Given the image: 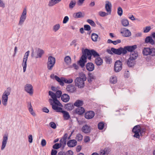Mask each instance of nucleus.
Segmentation results:
<instances>
[{"label":"nucleus","instance_id":"a18cd8bd","mask_svg":"<svg viewBox=\"0 0 155 155\" xmlns=\"http://www.w3.org/2000/svg\"><path fill=\"white\" fill-rule=\"evenodd\" d=\"M123 10L120 7H119L117 8V13L118 15L120 16H121L123 14Z\"/></svg>","mask_w":155,"mask_h":155},{"label":"nucleus","instance_id":"bb28decb","mask_svg":"<svg viewBox=\"0 0 155 155\" xmlns=\"http://www.w3.org/2000/svg\"><path fill=\"white\" fill-rule=\"evenodd\" d=\"M61 100L64 102H67L70 100V97L67 94H64L61 97Z\"/></svg>","mask_w":155,"mask_h":155},{"label":"nucleus","instance_id":"aec40b11","mask_svg":"<svg viewBox=\"0 0 155 155\" xmlns=\"http://www.w3.org/2000/svg\"><path fill=\"white\" fill-rule=\"evenodd\" d=\"M145 42L146 43H149L151 45L155 44V41L150 36H147L145 39Z\"/></svg>","mask_w":155,"mask_h":155},{"label":"nucleus","instance_id":"e433bc0d","mask_svg":"<svg viewBox=\"0 0 155 155\" xmlns=\"http://www.w3.org/2000/svg\"><path fill=\"white\" fill-rule=\"evenodd\" d=\"M73 17L75 18H78L83 17V16L81 12L74 13L73 15Z\"/></svg>","mask_w":155,"mask_h":155},{"label":"nucleus","instance_id":"4468645a","mask_svg":"<svg viewBox=\"0 0 155 155\" xmlns=\"http://www.w3.org/2000/svg\"><path fill=\"white\" fill-rule=\"evenodd\" d=\"M25 91L30 95H32L33 93V87L30 84H26L25 87Z\"/></svg>","mask_w":155,"mask_h":155},{"label":"nucleus","instance_id":"2f4dec72","mask_svg":"<svg viewBox=\"0 0 155 155\" xmlns=\"http://www.w3.org/2000/svg\"><path fill=\"white\" fill-rule=\"evenodd\" d=\"M90 130V127L87 125L84 126L82 127V131L85 133L89 132Z\"/></svg>","mask_w":155,"mask_h":155},{"label":"nucleus","instance_id":"cd10ccee","mask_svg":"<svg viewBox=\"0 0 155 155\" xmlns=\"http://www.w3.org/2000/svg\"><path fill=\"white\" fill-rule=\"evenodd\" d=\"M138 56V53L136 51L130 53V58L133 60H135Z\"/></svg>","mask_w":155,"mask_h":155},{"label":"nucleus","instance_id":"1a4fd4ad","mask_svg":"<svg viewBox=\"0 0 155 155\" xmlns=\"http://www.w3.org/2000/svg\"><path fill=\"white\" fill-rule=\"evenodd\" d=\"M26 8H24L20 18V20L18 23L19 25H21L23 24L26 18Z\"/></svg>","mask_w":155,"mask_h":155},{"label":"nucleus","instance_id":"ea45409f","mask_svg":"<svg viewBox=\"0 0 155 155\" xmlns=\"http://www.w3.org/2000/svg\"><path fill=\"white\" fill-rule=\"evenodd\" d=\"M95 79V77L92 73H89L88 74V78L87 81L89 82H91L93 80Z\"/></svg>","mask_w":155,"mask_h":155},{"label":"nucleus","instance_id":"6e6552de","mask_svg":"<svg viewBox=\"0 0 155 155\" xmlns=\"http://www.w3.org/2000/svg\"><path fill=\"white\" fill-rule=\"evenodd\" d=\"M49 94L52 98V99H50L49 100V102L50 104H52V103L54 102V103H55L58 105L61 104V103L57 99V97L54 93L52 91H49Z\"/></svg>","mask_w":155,"mask_h":155},{"label":"nucleus","instance_id":"39448f33","mask_svg":"<svg viewBox=\"0 0 155 155\" xmlns=\"http://www.w3.org/2000/svg\"><path fill=\"white\" fill-rule=\"evenodd\" d=\"M111 51L115 54L119 55L122 54V55H123L127 53V51H126L125 46L124 48L120 47L118 49L112 48H111Z\"/></svg>","mask_w":155,"mask_h":155},{"label":"nucleus","instance_id":"5701e85b","mask_svg":"<svg viewBox=\"0 0 155 155\" xmlns=\"http://www.w3.org/2000/svg\"><path fill=\"white\" fill-rule=\"evenodd\" d=\"M86 68L88 71H91L94 69V66L92 63H88L86 65Z\"/></svg>","mask_w":155,"mask_h":155},{"label":"nucleus","instance_id":"7c9ffc66","mask_svg":"<svg viewBox=\"0 0 155 155\" xmlns=\"http://www.w3.org/2000/svg\"><path fill=\"white\" fill-rule=\"evenodd\" d=\"M110 151V149L108 148H105L104 150H101L100 152V155H105L109 154Z\"/></svg>","mask_w":155,"mask_h":155},{"label":"nucleus","instance_id":"4c0bfd02","mask_svg":"<svg viewBox=\"0 0 155 155\" xmlns=\"http://www.w3.org/2000/svg\"><path fill=\"white\" fill-rule=\"evenodd\" d=\"M63 78H60L57 76H55V80L58 81L59 83L60 84L61 86H63L64 84L63 80Z\"/></svg>","mask_w":155,"mask_h":155},{"label":"nucleus","instance_id":"13d9d810","mask_svg":"<svg viewBox=\"0 0 155 155\" xmlns=\"http://www.w3.org/2000/svg\"><path fill=\"white\" fill-rule=\"evenodd\" d=\"M84 29L86 31H90L91 30V27L88 25H84Z\"/></svg>","mask_w":155,"mask_h":155},{"label":"nucleus","instance_id":"473e14b6","mask_svg":"<svg viewBox=\"0 0 155 155\" xmlns=\"http://www.w3.org/2000/svg\"><path fill=\"white\" fill-rule=\"evenodd\" d=\"M76 4V1L75 0H72L70 1L69 5V8L70 9H72L75 6Z\"/></svg>","mask_w":155,"mask_h":155},{"label":"nucleus","instance_id":"f704fd0d","mask_svg":"<svg viewBox=\"0 0 155 155\" xmlns=\"http://www.w3.org/2000/svg\"><path fill=\"white\" fill-rule=\"evenodd\" d=\"M95 63L98 66L101 65L103 63V61L101 58L99 57L95 59Z\"/></svg>","mask_w":155,"mask_h":155},{"label":"nucleus","instance_id":"603ef678","mask_svg":"<svg viewBox=\"0 0 155 155\" xmlns=\"http://www.w3.org/2000/svg\"><path fill=\"white\" fill-rule=\"evenodd\" d=\"M61 146V143H56L53 146V148L54 149H57L60 148Z\"/></svg>","mask_w":155,"mask_h":155},{"label":"nucleus","instance_id":"f03ea898","mask_svg":"<svg viewBox=\"0 0 155 155\" xmlns=\"http://www.w3.org/2000/svg\"><path fill=\"white\" fill-rule=\"evenodd\" d=\"M87 78L85 74L83 72L79 73V77L76 78L74 80L75 84L79 88H82L84 86V81Z\"/></svg>","mask_w":155,"mask_h":155},{"label":"nucleus","instance_id":"4be33fe9","mask_svg":"<svg viewBox=\"0 0 155 155\" xmlns=\"http://www.w3.org/2000/svg\"><path fill=\"white\" fill-rule=\"evenodd\" d=\"M31 56L35 58H38L39 57V48H37L35 50L32 49L31 54Z\"/></svg>","mask_w":155,"mask_h":155},{"label":"nucleus","instance_id":"423d86ee","mask_svg":"<svg viewBox=\"0 0 155 155\" xmlns=\"http://www.w3.org/2000/svg\"><path fill=\"white\" fill-rule=\"evenodd\" d=\"M142 53L143 55L147 56L151 55L152 56H155V48H144L142 51Z\"/></svg>","mask_w":155,"mask_h":155},{"label":"nucleus","instance_id":"ddd939ff","mask_svg":"<svg viewBox=\"0 0 155 155\" xmlns=\"http://www.w3.org/2000/svg\"><path fill=\"white\" fill-rule=\"evenodd\" d=\"M50 104L52 105V109L57 112H60L62 110V108L59 107L62 106L61 103L60 104H58V105L53 102L52 103V104Z\"/></svg>","mask_w":155,"mask_h":155},{"label":"nucleus","instance_id":"0e129e2a","mask_svg":"<svg viewBox=\"0 0 155 155\" xmlns=\"http://www.w3.org/2000/svg\"><path fill=\"white\" fill-rule=\"evenodd\" d=\"M121 41L120 39H117L116 41H113V44L114 45H116L117 44L120 43L121 42Z\"/></svg>","mask_w":155,"mask_h":155},{"label":"nucleus","instance_id":"c756f323","mask_svg":"<svg viewBox=\"0 0 155 155\" xmlns=\"http://www.w3.org/2000/svg\"><path fill=\"white\" fill-rule=\"evenodd\" d=\"M8 139L7 136H4L1 147L2 150H3L5 148Z\"/></svg>","mask_w":155,"mask_h":155},{"label":"nucleus","instance_id":"c9c22d12","mask_svg":"<svg viewBox=\"0 0 155 155\" xmlns=\"http://www.w3.org/2000/svg\"><path fill=\"white\" fill-rule=\"evenodd\" d=\"M64 61L66 64L69 65L71 63V59L70 56H67L64 58Z\"/></svg>","mask_w":155,"mask_h":155},{"label":"nucleus","instance_id":"5fc2aeb1","mask_svg":"<svg viewBox=\"0 0 155 155\" xmlns=\"http://www.w3.org/2000/svg\"><path fill=\"white\" fill-rule=\"evenodd\" d=\"M151 28L150 26H147L143 28V32L144 33L149 32Z\"/></svg>","mask_w":155,"mask_h":155},{"label":"nucleus","instance_id":"f3484780","mask_svg":"<svg viewBox=\"0 0 155 155\" xmlns=\"http://www.w3.org/2000/svg\"><path fill=\"white\" fill-rule=\"evenodd\" d=\"M94 116V112L92 111H90L86 112L85 114V117L86 119H89L92 118Z\"/></svg>","mask_w":155,"mask_h":155},{"label":"nucleus","instance_id":"e2e57ef3","mask_svg":"<svg viewBox=\"0 0 155 155\" xmlns=\"http://www.w3.org/2000/svg\"><path fill=\"white\" fill-rule=\"evenodd\" d=\"M46 144V140L45 139H42L41 142V144L42 147L45 146Z\"/></svg>","mask_w":155,"mask_h":155},{"label":"nucleus","instance_id":"7ed1b4c3","mask_svg":"<svg viewBox=\"0 0 155 155\" xmlns=\"http://www.w3.org/2000/svg\"><path fill=\"white\" fill-rule=\"evenodd\" d=\"M146 130L145 128L141 127L139 125L134 126L132 130L133 132L135 133L134 136H140L139 134L142 135Z\"/></svg>","mask_w":155,"mask_h":155},{"label":"nucleus","instance_id":"680f3d73","mask_svg":"<svg viewBox=\"0 0 155 155\" xmlns=\"http://www.w3.org/2000/svg\"><path fill=\"white\" fill-rule=\"evenodd\" d=\"M44 54V51L42 49H39V58H41Z\"/></svg>","mask_w":155,"mask_h":155},{"label":"nucleus","instance_id":"58836bf2","mask_svg":"<svg viewBox=\"0 0 155 155\" xmlns=\"http://www.w3.org/2000/svg\"><path fill=\"white\" fill-rule=\"evenodd\" d=\"M110 81L111 83L114 84L116 83L117 81V77L114 75L112 76L110 78Z\"/></svg>","mask_w":155,"mask_h":155},{"label":"nucleus","instance_id":"bf43d9fd","mask_svg":"<svg viewBox=\"0 0 155 155\" xmlns=\"http://www.w3.org/2000/svg\"><path fill=\"white\" fill-rule=\"evenodd\" d=\"M85 0H78L77 2V5L78 6H81L84 3Z\"/></svg>","mask_w":155,"mask_h":155},{"label":"nucleus","instance_id":"3c124183","mask_svg":"<svg viewBox=\"0 0 155 155\" xmlns=\"http://www.w3.org/2000/svg\"><path fill=\"white\" fill-rule=\"evenodd\" d=\"M62 94V92L61 91L58 90L56 91L55 94L57 98H59L61 97Z\"/></svg>","mask_w":155,"mask_h":155},{"label":"nucleus","instance_id":"774afa93","mask_svg":"<svg viewBox=\"0 0 155 155\" xmlns=\"http://www.w3.org/2000/svg\"><path fill=\"white\" fill-rule=\"evenodd\" d=\"M81 146L79 145L77 147V148H76V151L78 152H79L81 150Z\"/></svg>","mask_w":155,"mask_h":155},{"label":"nucleus","instance_id":"20e7f679","mask_svg":"<svg viewBox=\"0 0 155 155\" xmlns=\"http://www.w3.org/2000/svg\"><path fill=\"white\" fill-rule=\"evenodd\" d=\"M11 89L10 87H8L6 90L5 91L2 96V102L3 104L6 106L7 104L8 100V96L10 95Z\"/></svg>","mask_w":155,"mask_h":155},{"label":"nucleus","instance_id":"0eeeda50","mask_svg":"<svg viewBox=\"0 0 155 155\" xmlns=\"http://www.w3.org/2000/svg\"><path fill=\"white\" fill-rule=\"evenodd\" d=\"M55 63V58L52 56H49L48 58L47 63L48 69L49 70H52L54 65Z\"/></svg>","mask_w":155,"mask_h":155},{"label":"nucleus","instance_id":"c85d7f7f","mask_svg":"<svg viewBox=\"0 0 155 155\" xmlns=\"http://www.w3.org/2000/svg\"><path fill=\"white\" fill-rule=\"evenodd\" d=\"M64 108L68 110H71L74 108V105L72 103H68L64 106Z\"/></svg>","mask_w":155,"mask_h":155},{"label":"nucleus","instance_id":"c03bdc74","mask_svg":"<svg viewBox=\"0 0 155 155\" xmlns=\"http://www.w3.org/2000/svg\"><path fill=\"white\" fill-rule=\"evenodd\" d=\"M63 82H64L65 83H68V84H70L72 83L73 82V80L71 78H69L68 79H67L64 78H63Z\"/></svg>","mask_w":155,"mask_h":155},{"label":"nucleus","instance_id":"338daca9","mask_svg":"<svg viewBox=\"0 0 155 155\" xmlns=\"http://www.w3.org/2000/svg\"><path fill=\"white\" fill-rule=\"evenodd\" d=\"M57 150H52L51 152V155H56L57 154Z\"/></svg>","mask_w":155,"mask_h":155},{"label":"nucleus","instance_id":"a878e982","mask_svg":"<svg viewBox=\"0 0 155 155\" xmlns=\"http://www.w3.org/2000/svg\"><path fill=\"white\" fill-rule=\"evenodd\" d=\"M83 104V101L81 100H77L74 104V106L78 107L82 106Z\"/></svg>","mask_w":155,"mask_h":155},{"label":"nucleus","instance_id":"dca6fc26","mask_svg":"<svg viewBox=\"0 0 155 155\" xmlns=\"http://www.w3.org/2000/svg\"><path fill=\"white\" fill-rule=\"evenodd\" d=\"M62 0H50L48 3V5L49 7H52L59 3Z\"/></svg>","mask_w":155,"mask_h":155},{"label":"nucleus","instance_id":"09e8293b","mask_svg":"<svg viewBox=\"0 0 155 155\" xmlns=\"http://www.w3.org/2000/svg\"><path fill=\"white\" fill-rule=\"evenodd\" d=\"M104 126V124L102 122L99 123L98 124V127L99 130H102Z\"/></svg>","mask_w":155,"mask_h":155},{"label":"nucleus","instance_id":"72a5a7b5","mask_svg":"<svg viewBox=\"0 0 155 155\" xmlns=\"http://www.w3.org/2000/svg\"><path fill=\"white\" fill-rule=\"evenodd\" d=\"M121 22L122 25L124 27H127L129 25L128 20L125 18L122 19L121 21Z\"/></svg>","mask_w":155,"mask_h":155},{"label":"nucleus","instance_id":"9b49d317","mask_svg":"<svg viewBox=\"0 0 155 155\" xmlns=\"http://www.w3.org/2000/svg\"><path fill=\"white\" fill-rule=\"evenodd\" d=\"M122 68V63L120 61H116L114 64V69L115 72L120 71Z\"/></svg>","mask_w":155,"mask_h":155},{"label":"nucleus","instance_id":"de8ad7c7","mask_svg":"<svg viewBox=\"0 0 155 155\" xmlns=\"http://www.w3.org/2000/svg\"><path fill=\"white\" fill-rule=\"evenodd\" d=\"M99 15L101 17H105L109 14L108 13L100 11L98 13Z\"/></svg>","mask_w":155,"mask_h":155},{"label":"nucleus","instance_id":"f257e3e1","mask_svg":"<svg viewBox=\"0 0 155 155\" xmlns=\"http://www.w3.org/2000/svg\"><path fill=\"white\" fill-rule=\"evenodd\" d=\"M94 57H98L99 56V54L94 50H91L87 49H85L84 51L83 52V54L82 55L78 63L79 65L83 68L85 64L87 62V59L90 60L91 59L92 55Z\"/></svg>","mask_w":155,"mask_h":155},{"label":"nucleus","instance_id":"9d476101","mask_svg":"<svg viewBox=\"0 0 155 155\" xmlns=\"http://www.w3.org/2000/svg\"><path fill=\"white\" fill-rule=\"evenodd\" d=\"M120 33L122 34L123 36L127 37L130 36L131 35L130 31L125 28H122Z\"/></svg>","mask_w":155,"mask_h":155},{"label":"nucleus","instance_id":"37998d69","mask_svg":"<svg viewBox=\"0 0 155 155\" xmlns=\"http://www.w3.org/2000/svg\"><path fill=\"white\" fill-rule=\"evenodd\" d=\"M134 61V60H132L129 58L128 60L127 64L129 66L131 67L133 66Z\"/></svg>","mask_w":155,"mask_h":155},{"label":"nucleus","instance_id":"2eb2a0df","mask_svg":"<svg viewBox=\"0 0 155 155\" xmlns=\"http://www.w3.org/2000/svg\"><path fill=\"white\" fill-rule=\"evenodd\" d=\"M125 47L126 51L130 52V53L132 52H134V51L137 48V46L136 45H128Z\"/></svg>","mask_w":155,"mask_h":155},{"label":"nucleus","instance_id":"6ab92c4d","mask_svg":"<svg viewBox=\"0 0 155 155\" xmlns=\"http://www.w3.org/2000/svg\"><path fill=\"white\" fill-rule=\"evenodd\" d=\"M74 111L75 113L79 115H81L85 112L84 108L82 107H79L77 108Z\"/></svg>","mask_w":155,"mask_h":155},{"label":"nucleus","instance_id":"412c9836","mask_svg":"<svg viewBox=\"0 0 155 155\" xmlns=\"http://www.w3.org/2000/svg\"><path fill=\"white\" fill-rule=\"evenodd\" d=\"M60 112L62 114L64 120H68L70 118V116L67 111L62 110Z\"/></svg>","mask_w":155,"mask_h":155},{"label":"nucleus","instance_id":"b1692460","mask_svg":"<svg viewBox=\"0 0 155 155\" xmlns=\"http://www.w3.org/2000/svg\"><path fill=\"white\" fill-rule=\"evenodd\" d=\"M28 110L30 114L34 116H35L36 114L33 109L31 103L30 102L28 103Z\"/></svg>","mask_w":155,"mask_h":155},{"label":"nucleus","instance_id":"f8f14e48","mask_svg":"<svg viewBox=\"0 0 155 155\" xmlns=\"http://www.w3.org/2000/svg\"><path fill=\"white\" fill-rule=\"evenodd\" d=\"M105 9L107 12L109 14H110L111 12L112 4L111 3L108 1H106L105 2Z\"/></svg>","mask_w":155,"mask_h":155},{"label":"nucleus","instance_id":"a19ab883","mask_svg":"<svg viewBox=\"0 0 155 155\" xmlns=\"http://www.w3.org/2000/svg\"><path fill=\"white\" fill-rule=\"evenodd\" d=\"M98 37V35L95 33H93L91 34V39L94 41H97V39Z\"/></svg>","mask_w":155,"mask_h":155},{"label":"nucleus","instance_id":"49530a36","mask_svg":"<svg viewBox=\"0 0 155 155\" xmlns=\"http://www.w3.org/2000/svg\"><path fill=\"white\" fill-rule=\"evenodd\" d=\"M29 53L30 51H28L25 53L23 58V61H27L28 57L29 55Z\"/></svg>","mask_w":155,"mask_h":155},{"label":"nucleus","instance_id":"69168bd1","mask_svg":"<svg viewBox=\"0 0 155 155\" xmlns=\"http://www.w3.org/2000/svg\"><path fill=\"white\" fill-rule=\"evenodd\" d=\"M90 140V138L89 136H85L84 138V141L85 142L87 143Z\"/></svg>","mask_w":155,"mask_h":155},{"label":"nucleus","instance_id":"79ce46f5","mask_svg":"<svg viewBox=\"0 0 155 155\" xmlns=\"http://www.w3.org/2000/svg\"><path fill=\"white\" fill-rule=\"evenodd\" d=\"M60 28V25L59 24H57L53 26L52 29L54 32H56Z\"/></svg>","mask_w":155,"mask_h":155},{"label":"nucleus","instance_id":"8fccbe9b","mask_svg":"<svg viewBox=\"0 0 155 155\" xmlns=\"http://www.w3.org/2000/svg\"><path fill=\"white\" fill-rule=\"evenodd\" d=\"M87 21L91 26L95 27L96 26V24L95 22L92 20L88 19L87 20Z\"/></svg>","mask_w":155,"mask_h":155},{"label":"nucleus","instance_id":"a211bd4d","mask_svg":"<svg viewBox=\"0 0 155 155\" xmlns=\"http://www.w3.org/2000/svg\"><path fill=\"white\" fill-rule=\"evenodd\" d=\"M66 90L70 93H73L76 90L75 86L71 84L68 85L66 87Z\"/></svg>","mask_w":155,"mask_h":155},{"label":"nucleus","instance_id":"393cba45","mask_svg":"<svg viewBox=\"0 0 155 155\" xmlns=\"http://www.w3.org/2000/svg\"><path fill=\"white\" fill-rule=\"evenodd\" d=\"M77 141L75 140H70L67 143L68 146L69 147H73L77 145Z\"/></svg>","mask_w":155,"mask_h":155},{"label":"nucleus","instance_id":"052dcab7","mask_svg":"<svg viewBox=\"0 0 155 155\" xmlns=\"http://www.w3.org/2000/svg\"><path fill=\"white\" fill-rule=\"evenodd\" d=\"M73 152L71 150H69L66 152V155H73Z\"/></svg>","mask_w":155,"mask_h":155},{"label":"nucleus","instance_id":"6e6d98bb","mask_svg":"<svg viewBox=\"0 0 155 155\" xmlns=\"http://www.w3.org/2000/svg\"><path fill=\"white\" fill-rule=\"evenodd\" d=\"M49 125L53 129H55L56 127V126L55 124L53 122H51L49 123Z\"/></svg>","mask_w":155,"mask_h":155},{"label":"nucleus","instance_id":"4d7b16f0","mask_svg":"<svg viewBox=\"0 0 155 155\" xmlns=\"http://www.w3.org/2000/svg\"><path fill=\"white\" fill-rule=\"evenodd\" d=\"M69 18L68 16H65L64 18L63 21V24H66L69 21Z\"/></svg>","mask_w":155,"mask_h":155},{"label":"nucleus","instance_id":"864d4df0","mask_svg":"<svg viewBox=\"0 0 155 155\" xmlns=\"http://www.w3.org/2000/svg\"><path fill=\"white\" fill-rule=\"evenodd\" d=\"M27 61H23L22 63V66L23 67V72H24L25 71L27 67Z\"/></svg>","mask_w":155,"mask_h":155}]
</instances>
